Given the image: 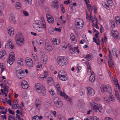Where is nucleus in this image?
<instances>
[{"mask_svg":"<svg viewBox=\"0 0 120 120\" xmlns=\"http://www.w3.org/2000/svg\"><path fill=\"white\" fill-rule=\"evenodd\" d=\"M41 20L38 22H35L33 24V28L37 31L39 33L42 32L43 29L46 30L47 29V26L44 18L41 17Z\"/></svg>","mask_w":120,"mask_h":120,"instance_id":"1","label":"nucleus"},{"mask_svg":"<svg viewBox=\"0 0 120 120\" xmlns=\"http://www.w3.org/2000/svg\"><path fill=\"white\" fill-rule=\"evenodd\" d=\"M90 106L92 110L94 112H101V110H102V108L101 105L96 104L93 101L91 100L90 103Z\"/></svg>","mask_w":120,"mask_h":120,"instance_id":"2","label":"nucleus"},{"mask_svg":"<svg viewBox=\"0 0 120 120\" xmlns=\"http://www.w3.org/2000/svg\"><path fill=\"white\" fill-rule=\"evenodd\" d=\"M55 86L56 89L57 90V92L58 94L60 95L61 96L63 97L64 98L66 99L69 101L70 102H71V98L66 95L64 92H62L60 90V86L58 83H56Z\"/></svg>","mask_w":120,"mask_h":120,"instance_id":"3","label":"nucleus"},{"mask_svg":"<svg viewBox=\"0 0 120 120\" xmlns=\"http://www.w3.org/2000/svg\"><path fill=\"white\" fill-rule=\"evenodd\" d=\"M36 91L39 93L41 94L43 96L46 95V90L44 85L42 84L38 83L35 85Z\"/></svg>","mask_w":120,"mask_h":120,"instance_id":"4","label":"nucleus"},{"mask_svg":"<svg viewBox=\"0 0 120 120\" xmlns=\"http://www.w3.org/2000/svg\"><path fill=\"white\" fill-rule=\"evenodd\" d=\"M16 43L20 46L22 45L24 43V39L21 33L19 32L15 37Z\"/></svg>","mask_w":120,"mask_h":120,"instance_id":"5","label":"nucleus"},{"mask_svg":"<svg viewBox=\"0 0 120 120\" xmlns=\"http://www.w3.org/2000/svg\"><path fill=\"white\" fill-rule=\"evenodd\" d=\"M57 63L60 66H62L66 65L68 63L67 59L64 56H60L57 59Z\"/></svg>","mask_w":120,"mask_h":120,"instance_id":"6","label":"nucleus"},{"mask_svg":"<svg viewBox=\"0 0 120 120\" xmlns=\"http://www.w3.org/2000/svg\"><path fill=\"white\" fill-rule=\"evenodd\" d=\"M84 22L83 20L79 18L76 19L75 21V26L78 29H82L84 26Z\"/></svg>","mask_w":120,"mask_h":120,"instance_id":"7","label":"nucleus"},{"mask_svg":"<svg viewBox=\"0 0 120 120\" xmlns=\"http://www.w3.org/2000/svg\"><path fill=\"white\" fill-rule=\"evenodd\" d=\"M55 105L58 108H61L63 105V104L61 100L58 97L55 98L54 100Z\"/></svg>","mask_w":120,"mask_h":120,"instance_id":"8","label":"nucleus"},{"mask_svg":"<svg viewBox=\"0 0 120 120\" xmlns=\"http://www.w3.org/2000/svg\"><path fill=\"white\" fill-rule=\"evenodd\" d=\"M100 88L101 92L103 93H105L107 91H108L110 94H112V90L110 87L108 85H101Z\"/></svg>","mask_w":120,"mask_h":120,"instance_id":"9","label":"nucleus"},{"mask_svg":"<svg viewBox=\"0 0 120 120\" xmlns=\"http://www.w3.org/2000/svg\"><path fill=\"white\" fill-rule=\"evenodd\" d=\"M15 59L14 54L11 52L10 53L9 57L8 60L7 62L10 65L12 64L14 62Z\"/></svg>","mask_w":120,"mask_h":120,"instance_id":"10","label":"nucleus"},{"mask_svg":"<svg viewBox=\"0 0 120 120\" xmlns=\"http://www.w3.org/2000/svg\"><path fill=\"white\" fill-rule=\"evenodd\" d=\"M15 73L17 77L19 79L23 78L25 75L23 71L21 69H19L16 71Z\"/></svg>","mask_w":120,"mask_h":120,"instance_id":"11","label":"nucleus"},{"mask_svg":"<svg viewBox=\"0 0 120 120\" xmlns=\"http://www.w3.org/2000/svg\"><path fill=\"white\" fill-rule=\"evenodd\" d=\"M25 61L27 66L29 68L32 67L33 66V63L32 59L30 58H26Z\"/></svg>","mask_w":120,"mask_h":120,"instance_id":"12","label":"nucleus"},{"mask_svg":"<svg viewBox=\"0 0 120 120\" xmlns=\"http://www.w3.org/2000/svg\"><path fill=\"white\" fill-rule=\"evenodd\" d=\"M45 47L47 50L51 51L52 50V47L50 44V42L49 40L47 39H45Z\"/></svg>","mask_w":120,"mask_h":120,"instance_id":"13","label":"nucleus"},{"mask_svg":"<svg viewBox=\"0 0 120 120\" xmlns=\"http://www.w3.org/2000/svg\"><path fill=\"white\" fill-rule=\"evenodd\" d=\"M87 94L88 95L92 96L94 95L95 94V92L94 89L88 86L87 87Z\"/></svg>","mask_w":120,"mask_h":120,"instance_id":"14","label":"nucleus"},{"mask_svg":"<svg viewBox=\"0 0 120 120\" xmlns=\"http://www.w3.org/2000/svg\"><path fill=\"white\" fill-rule=\"evenodd\" d=\"M70 38L72 44H75L76 43L77 41V39L76 36L74 34H70Z\"/></svg>","mask_w":120,"mask_h":120,"instance_id":"15","label":"nucleus"},{"mask_svg":"<svg viewBox=\"0 0 120 120\" xmlns=\"http://www.w3.org/2000/svg\"><path fill=\"white\" fill-rule=\"evenodd\" d=\"M8 29L9 34L11 36H13L14 34V28L11 26H9L8 27Z\"/></svg>","mask_w":120,"mask_h":120,"instance_id":"16","label":"nucleus"},{"mask_svg":"<svg viewBox=\"0 0 120 120\" xmlns=\"http://www.w3.org/2000/svg\"><path fill=\"white\" fill-rule=\"evenodd\" d=\"M21 85L23 89H26L29 87L28 84L27 82L25 80H23L22 82Z\"/></svg>","mask_w":120,"mask_h":120,"instance_id":"17","label":"nucleus"},{"mask_svg":"<svg viewBox=\"0 0 120 120\" xmlns=\"http://www.w3.org/2000/svg\"><path fill=\"white\" fill-rule=\"evenodd\" d=\"M51 6L54 9H57L58 8V5L57 0H54L51 3Z\"/></svg>","mask_w":120,"mask_h":120,"instance_id":"18","label":"nucleus"},{"mask_svg":"<svg viewBox=\"0 0 120 120\" xmlns=\"http://www.w3.org/2000/svg\"><path fill=\"white\" fill-rule=\"evenodd\" d=\"M5 47L7 48H11L12 49H14V47L13 46V45L12 44V43L10 41H9L8 43L6 44L5 46Z\"/></svg>","mask_w":120,"mask_h":120,"instance_id":"19","label":"nucleus"},{"mask_svg":"<svg viewBox=\"0 0 120 120\" xmlns=\"http://www.w3.org/2000/svg\"><path fill=\"white\" fill-rule=\"evenodd\" d=\"M52 43L54 45H59L60 43V41L58 39L54 38L52 40Z\"/></svg>","mask_w":120,"mask_h":120,"instance_id":"20","label":"nucleus"},{"mask_svg":"<svg viewBox=\"0 0 120 120\" xmlns=\"http://www.w3.org/2000/svg\"><path fill=\"white\" fill-rule=\"evenodd\" d=\"M35 106L37 109H40L41 105V101L38 99L35 102Z\"/></svg>","mask_w":120,"mask_h":120,"instance_id":"21","label":"nucleus"},{"mask_svg":"<svg viewBox=\"0 0 120 120\" xmlns=\"http://www.w3.org/2000/svg\"><path fill=\"white\" fill-rule=\"evenodd\" d=\"M113 37H115V38L118 39L119 38V34L116 31H113L112 32Z\"/></svg>","mask_w":120,"mask_h":120,"instance_id":"22","label":"nucleus"},{"mask_svg":"<svg viewBox=\"0 0 120 120\" xmlns=\"http://www.w3.org/2000/svg\"><path fill=\"white\" fill-rule=\"evenodd\" d=\"M95 76L94 73L92 71L90 78V80L91 82H94L95 79Z\"/></svg>","mask_w":120,"mask_h":120,"instance_id":"23","label":"nucleus"},{"mask_svg":"<svg viewBox=\"0 0 120 120\" xmlns=\"http://www.w3.org/2000/svg\"><path fill=\"white\" fill-rule=\"evenodd\" d=\"M41 60L43 61L44 62H45V63H46L47 62V57L46 55L45 54H43L41 57Z\"/></svg>","mask_w":120,"mask_h":120,"instance_id":"24","label":"nucleus"},{"mask_svg":"<svg viewBox=\"0 0 120 120\" xmlns=\"http://www.w3.org/2000/svg\"><path fill=\"white\" fill-rule=\"evenodd\" d=\"M66 76L67 75H59V78L63 81H65L68 79V78Z\"/></svg>","mask_w":120,"mask_h":120,"instance_id":"25","label":"nucleus"},{"mask_svg":"<svg viewBox=\"0 0 120 120\" xmlns=\"http://www.w3.org/2000/svg\"><path fill=\"white\" fill-rule=\"evenodd\" d=\"M6 53L4 50H3L0 51V58H2L4 56H6Z\"/></svg>","mask_w":120,"mask_h":120,"instance_id":"26","label":"nucleus"},{"mask_svg":"<svg viewBox=\"0 0 120 120\" xmlns=\"http://www.w3.org/2000/svg\"><path fill=\"white\" fill-rule=\"evenodd\" d=\"M37 43L40 46H42L44 45L43 41L40 39H38L36 40Z\"/></svg>","mask_w":120,"mask_h":120,"instance_id":"27","label":"nucleus"},{"mask_svg":"<svg viewBox=\"0 0 120 120\" xmlns=\"http://www.w3.org/2000/svg\"><path fill=\"white\" fill-rule=\"evenodd\" d=\"M112 79L115 82V85L116 86H118V90H119L120 89V87L119 86L117 79L116 78L114 77L113 76H112Z\"/></svg>","mask_w":120,"mask_h":120,"instance_id":"28","label":"nucleus"},{"mask_svg":"<svg viewBox=\"0 0 120 120\" xmlns=\"http://www.w3.org/2000/svg\"><path fill=\"white\" fill-rule=\"evenodd\" d=\"M44 105L45 107L46 108H47L51 106V104L50 102L48 100L46 101L45 102Z\"/></svg>","mask_w":120,"mask_h":120,"instance_id":"29","label":"nucleus"},{"mask_svg":"<svg viewBox=\"0 0 120 120\" xmlns=\"http://www.w3.org/2000/svg\"><path fill=\"white\" fill-rule=\"evenodd\" d=\"M86 3L87 4V9L88 10H89V11L90 14V15H91V12H92V10L93 9V7L91 6H90L87 3V1L86 0Z\"/></svg>","mask_w":120,"mask_h":120,"instance_id":"30","label":"nucleus"},{"mask_svg":"<svg viewBox=\"0 0 120 120\" xmlns=\"http://www.w3.org/2000/svg\"><path fill=\"white\" fill-rule=\"evenodd\" d=\"M47 20L48 22L49 23H53L54 22V20L53 17L52 16L48 18Z\"/></svg>","mask_w":120,"mask_h":120,"instance_id":"31","label":"nucleus"},{"mask_svg":"<svg viewBox=\"0 0 120 120\" xmlns=\"http://www.w3.org/2000/svg\"><path fill=\"white\" fill-rule=\"evenodd\" d=\"M93 56L91 54H89L86 55L85 58L88 61H90L93 58Z\"/></svg>","mask_w":120,"mask_h":120,"instance_id":"32","label":"nucleus"},{"mask_svg":"<svg viewBox=\"0 0 120 120\" xmlns=\"http://www.w3.org/2000/svg\"><path fill=\"white\" fill-rule=\"evenodd\" d=\"M0 67L1 68V72H3L5 69V65L2 63H0Z\"/></svg>","mask_w":120,"mask_h":120,"instance_id":"33","label":"nucleus"},{"mask_svg":"<svg viewBox=\"0 0 120 120\" xmlns=\"http://www.w3.org/2000/svg\"><path fill=\"white\" fill-rule=\"evenodd\" d=\"M59 75H67L66 72L64 70H60L58 73Z\"/></svg>","mask_w":120,"mask_h":120,"instance_id":"34","label":"nucleus"},{"mask_svg":"<svg viewBox=\"0 0 120 120\" xmlns=\"http://www.w3.org/2000/svg\"><path fill=\"white\" fill-rule=\"evenodd\" d=\"M85 63L87 66L88 72H91V68L89 62L87 61L85 62Z\"/></svg>","mask_w":120,"mask_h":120,"instance_id":"35","label":"nucleus"},{"mask_svg":"<svg viewBox=\"0 0 120 120\" xmlns=\"http://www.w3.org/2000/svg\"><path fill=\"white\" fill-rule=\"evenodd\" d=\"M115 95L116 98H117L119 100H120V95L119 94L118 92L116 90H115Z\"/></svg>","mask_w":120,"mask_h":120,"instance_id":"36","label":"nucleus"},{"mask_svg":"<svg viewBox=\"0 0 120 120\" xmlns=\"http://www.w3.org/2000/svg\"><path fill=\"white\" fill-rule=\"evenodd\" d=\"M47 82L49 84L53 83V79L51 77H48V78Z\"/></svg>","mask_w":120,"mask_h":120,"instance_id":"37","label":"nucleus"},{"mask_svg":"<svg viewBox=\"0 0 120 120\" xmlns=\"http://www.w3.org/2000/svg\"><path fill=\"white\" fill-rule=\"evenodd\" d=\"M20 3L19 2H17L15 4V8L17 9H19L21 7Z\"/></svg>","mask_w":120,"mask_h":120,"instance_id":"38","label":"nucleus"},{"mask_svg":"<svg viewBox=\"0 0 120 120\" xmlns=\"http://www.w3.org/2000/svg\"><path fill=\"white\" fill-rule=\"evenodd\" d=\"M15 18L14 16H10L9 17V21L11 22L15 23Z\"/></svg>","mask_w":120,"mask_h":120,"instance_id":"39","label":"nucleus"},{"mask_svg":"<svg viewBox=\"0 0 120 120\" xmlns=\"http://www.w3.org/2000/svg\"><path fill=\"white\" fill-rule=\"evenodd\" d=\"M93 41L96 43L97 45H99L100 44L99 40L98 39H96L94 37L93 38Z\"/></svg>","mask_w":120,"mask_h":120,"instance_id":"40","label":"nucleus"},{"mask_svg":"<svg viewBox=\"0 0 120 120\" xmlns=\"http://www.w3.org/2000/svg\"><path fill=\"white\" fill-rule=\"evenodd\" d=\"M108 64L110 67H112L113 66V63L111 59H110L109 61H108Z\"/></svg>","mask_w":120,"mask_h":120,"instance_id":"41","label":"nucleus"},{"mask_svg":"<svg viewBox=\"0 0 120 120\" xmlns=\"http://www.w3.org/2000/svg\"><path fill=\"white\" fill-rule=\"evenodd\" d=\"M84 90L82 89H81L79 90V93L82 96L85 94Z\"/></svg>","mask_w":120,"mask_h":120,"instance_id":"42","label":"nucleus"},{"mask_svg":"<svg viewBox=\"0 0 120 120\" xmlns=\"http://www.w3.org/2000/svg\"><path fill=\"white\" fill-rule=\"evenodd\" d=\"M109 98L110 101L113 102H114L115 101V100L113 95H109Z\"/></svg>","mask_w":120,"mask_h":120,"instance_id":"43","label":"nucleus"},{"mask_svg":"<svg viewBox=\"0 0 120 120\" xmlns=\"http://www.w3.org/2000/svg\"><path fill=\"white\" fill-rule=\"evenodd\" d=\"M18 63L20 65H22L23 64V60L21 58H18Z\"/></svg>","mask_w":120,"mask_h":120,"instance_id":"44","label":"nucleus"},{"mask_svg":"<svg viewBox=\"0 0 120 120\" xmlns=\"http://www.w3.org/2000/svg\"><path fill=\"white\" fill-rule=\"evenodd\" d=\"M42 66L41 64L39 62L38 63V64L36 66V68L38 70L41 68Z\"/></svg>","mask_w":120,"mask_h":120,"instance_id":"45","label":"nucleus"},{"mask_svg":"<svg viewBox=\"0 0 120 120\" xmlns=\"http://www.w3.org/2000/svg\"><path fill=\"white\" fill-rule=\"evenodd\" d=\"M110 22L112 27V28H114L115 27V25L114 21L113 20H111Z\"/></svg>","mask_w":120,"mask_h":120,"instance_id":"46","label":"nucleus"},{"mask_svg":"<svg viewBox=\"0 0 120 120\" xmlns=\"http://www.w3.org/2000/svg\"><path fill=\"white\" fill-rule=\"evenodd\" d=\"M77 72L78 73L82 68L79 65V64H77Z\"/></svg>","mask_w":120,"mask_h":120,"instance_id":"47","label":"nucleus"},{"mask_svg":"<svg viewBox=\"0 0 120 120\" xmlns=\"http://www.w3.org/2000/svg\"><path fill=\"white\" fill-rule=\"evenodd\" d=\"M107 3L111 7L112 5V0H107Z\"/></svg>","mask_w":120,"mask_h":120,"instance_id":"48","label":"nucleus"},{"mask_svg":"<svg viewBox=\"0 0 120 120\" xmlns=\"http://www.w3.org/2000/svg\"><path fill=\"white\" fill-rule=\"evenodd\" d=\"M4 91L6 92H8V86L5 85L4 87Z\"/></svg>","mask_w":120,"mask_h":120,"instance_id":"49","label":"nucleus"},{"mask_svg":"<svg viewBox=\"0 0 120 120\" xmlns=\"http://www.w3.org/2000/svg\"><path fill=\"white\" fill-rule=\"evenodd\" d=\"M92 120H99V118L95 116H93L91 118Z\"/></svg>","mask_w":120,"mask_h":120,"instance_id":"50","label":"nucleus"},{"mask_svg":"<svg viewBox=\"0 0 120 120\" xmlns=\"http://www.w3.org/2000/svg\"><path fill=\"white\" fill-rule=\"evenodd\" d=\"M32 55L34 60L36 61H37L38 58L36 55L35 54H32Z\"/></svg>","mask_w":120,"mask_h":120,"instance_id":"51","label":"nucleus"},{"mask_svg":"<svg viewBox=\"0 0 120 120\" xmlns=\"http://www.w3.org/2000/svg\"><path fill=\"white\" fill-rule=\"evenodd\" d=\"M55 30L59 32H60L61 29V27H60L58 28H57L56 27L55 28Z\"/></svg>","mask_w":120,"mask_h":120,"instance_id":"52","label":"nucleus"},{"mask_svg":"<svg viewBox=\"0 0 120 120\" xmlns=\"http://www.w3.org/2000/svg\"><path fill=\"white\" fill-rule=\"evenodd\" d=\"M103 99L104 101L105 102L107 103H109V99H108L107 98H106L104 97L103 98Z\"/></svg>","mask_w":120,"mask_h":120,"instance_id":"53","label":"nucleus"},{"mask_svg":"<svg viewBox=\"0 0 120 120\" xmlns=\"http://www.w3.org/2000/svg\"><path fill=\"white\" fill-rule=\"evenodd\" d=\"M78 47H74V49L75 51L77 52L78 53H79V50L78 49Z\"/></svg>","mask_w":120,"mask_h":120,"instance_id":"54","label":"nucleus"},{"mask_svg":"<svg viewBox=\"0 0 120 120\" xmlns=\"http://www.w3.org/2000/svg\"><path fill=\"white\" fill-rule=\"evenodd\" d=\"M38 116L36 115L34 116L32 118V120H39Z\"/></svg>","mask_w":120,"mask_h":120,"instance_id":"55","label":"nucleus"},{"mask_svg":"<svg viewBox=\"0 0 120 120\" xmlns=\"http://www.w3.org/2000/svg\"><path fill=\"white\" fill-rule=\"evenodd\" d=\"M8 111L9 113L10 114H11L13 115H14V111L13 110H11L10 109H8Z\"/></svg>","mask_w":120,"mask_h":120,"instance_id":"56","label":"nucleus"},{"mask_svg":"<svg viewBox=\"0 0 120 120\" xmlns=\"http://www.w3.org/2000/svg\"><path fill=\"white\" fill-rule=\"evenodd\" d=\"M51 112L52 114L54 116V117H55L56 116V111H52Z\"/></svg>","mask_w":120,"mask_h":120,"instance_id":"57","label":"nucleus"},{"mask_svg":"<svg viewBox=\"0 0 120 120\" xmlns=\"http://www.w3.org/2000/svg\"><path fill=\"white\" fill-rule=\"evenodd\" d=\"M67 48V45H65L64 44H63V45L62 47V48L63 50H65Z\"/></svg>","mask_w":120,"mask_h":120,"instance_id":"58","label":"nucleus"},{"mask_svg":"<svg viewBox=\"0 0 120 120\" xmlns=\"http://www.w3.org/2000/svg\"><path fill=\"white\" fill-rule=\"evenodd\" d=\"M86 18L88 20H89L90 19V17L89 15H88L87 12H86Z\"/></svg>","mask_w":120,"mask_h":120,"instance_id":"59","label":"nucleus"},{"mask_svg":"<svg viewBox=\"0 0 120 120\" xmlns=\"http://www.w3.org/2000/svg\"><path fill=\"white\" fill-rule=\"evenodd\" d=\"M50 94L52 95H54L55 93L53 91V90L52 89L50 91H49Z\"/></svg>","mask_w":120,"mask_h":120,"instance_id":"60","label":"nucleus"},{"mask_svg":"<svg viewBox=\"0 0 120 120\" xmlns=\"http://www.w3.org/2000/svg\"><path fill=\"white\" fill-rule=\"evenodd\" d=\"M61 8L62 13H64L65 12V11L64 9V7L62 6H61Z\"/></svg>","mask_w":120,"mask_h":120,"instance_id":"61","label":"nucleus"},{"mask_svg":"<svg viewBox=\"0 0 120 120\" xmlns=\"http://www.w3.org/2000/svg\"><path fill=\"white\" fill-rule=\"evenodd\" d=\"M23 13L26 16H28L29 15L28 13L26 11H23Z\"/></svg>","mask_w":120,"mask_h":120,"instance_id":"62","label":"nucleus"},{"mask_svg":"<svg viewBox=\"0 0 120 120\" xmlns=\"http://www.w3.org/2000/svg\"><path fill=\"white\" fill-rule=\"evenodd\" d=\"M16 118H17L18 119V120H21V119L20 116L19 115H18L17 114H16Z\"/></svg>","mask_w":120,"mask_h":120,"instance_id":"63","label":"nucleus"},{"mask_svg":"<svg viewBox=\"0 0 120 120\" xmlns=\"http://www.w3.org/2000/svg\"><path fill=\"white\" fill-rule=\"evenodd\" d=\"M105 120H113L111 118L109 117H106L105 118Z\"/></svg>","mask_w":120,"mask_h":120,"instance_id":"64","label":"nucleus"}]
</instances>
